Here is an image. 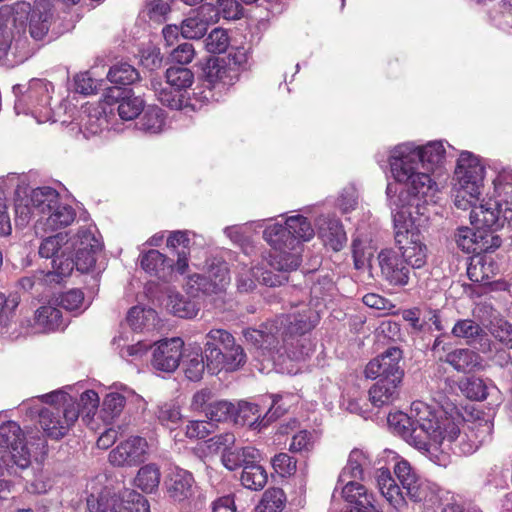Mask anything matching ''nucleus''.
I'll use <instances>...</instances> for the list:
<instances>
[{"instance_id":"f257e3e1","label":"nucleus","mask_w":512,"mask_h":512,"mask_svg":"<svg viewBox=\"0 0 512 512\" xmlns=\"http://www.w3.org/2000/svg\"><path fill=\"white\" fill-rule=\"evenodd\" d=\"M442 141H430L418 145L408 141L395 145L389 150L388 164L395 184L402 185L395 197L405 203L416 201L417 211L425 213V205L439 201V186L431 177L434 169L445 159Z\"/></svg>"},{"instance_id":"f03ea898","label":"nucleus","mask_w":512,"mask_h":512,"mask_svg":"<svg viewBox=\"0 0 512 512\" xmlns=\"http://www.w3.org/2000/svg\"><path fill=\"white\" fill-rule=\"evenodd\" d=\"M493 424L487 420L466 422L454 407L437 411L426 456L436 465L447 467L451 456L475 453L492 439Z\"/></svg>"},{"instance_id":"7ed1b4c3","label":"nucleus","mask_w":512,"mask_h":512,"mask_svg":"<svg viewBox=\"0 0 512 512\" xmlns=\"http://www.w3.org/2000/svg\"><path fill=\"white\" fill-rule=\"evenodd\" d=\"M394 474L396 483L389 469L380 468L376 471V483L381 495L397 511L407 507L408 501L419 504L424 512H437L442 502L443 490L421 476L418 471L404 458L393 453Z\"/></svg>"},{"instance_id":"20e7f679","label":"nucleus","mask_w":512,"mask_h":512,"mask_svg":"<svg viewBox=\"0 0 512 512\" xmlns=\"http://www.w3.org/2000/svg\"><path fill=\"white\" fill-rule=\"evenodd\" d=\"M397 188L395 184L388 183L386 195L389 199L394 226V239L400 257L412 269L422 268L427 261V246L423 241L419 227L429 218L428 205L425 213L417 211V203H405L395 197Z\"/></svg>"},{"instance_id":"39448f33","label":"nucleus","mask_w":512,"mask_h":512,"mask_svg":"<svg viewBox=\"0 0 512 512\" xmlns=\"http://www.w3.org/2000/svg\"><path fill=\"white\" fill-rule=\"evenodd\" d=\"M283 223L265 226L263 239L273 249V259L268 263L280 272L296 270L301 264L302 243L315 236L312 223L302 214L281 215Z\"/></svg>"},{"instance_id":"423d86ee","label":"nucleus","mask_w":512,"mask_h":512,"mask_svg":"<svg viewBox=\"0 0 512 512\" xmlns=\"http://www.w3.org/2000/svg\"><path fill=\"white\" fill-rule=\"evenodd\" d=\"M15 96L14 110L16 114L31 115L38 123L66 122L62 116L72 115L73 108L67 100L51 107L53 85L44 79H32L26 84H16L12 88Z\"/></svg>"},{"instance_id":"0eeeda50","label":"nucleus","mask_w":512,"mask_h":512,"mask_svg":"<svg viewBox=\"0 0 512 512\" xmlns=\"http://www.w3.org/2000/svg\"><path fill=\"white\" fill-rule=\"evenodd\" d=\"M242 335L248 345L273 361L277 360L276 355L281 358L284 354L292 361H301L312 352L311 347L305 345L301 339H293L290 347H287L284 332H281L276 318L262 323L258 328H245Z\"/></svg>"},{"instance_id":"6e6552de","label":"nucleus","mask_w":512,"mask_h":512,"mask_svg":"<svg viewBox=\"0 0 512 512\" xmlns=\"http://www.w3.org/2000/svg\"><path fill=\"white\" fill-rule=\"evenodd\" d=\"M436 414L437 411L425 402L414 401L409 414L402 411L389 413L387 423L392 433L426 455Z\"/></svg>"},{"instance_id":"1a4fd4ad","label":"nucleus","mask_w":512,"mask_h":512,"mask_svg":"<svg viewBox=\"0 0 512 512\" xmlns=\"http://www.w3.org/2000/svg\"><path fill=\"white\" fill-rule=\"evenodd\" d=\"M485 166L481 158L470 151H462L454 171V205L461 210L479 205L484 188Z\"/></svg>"},{"instance_id":"9d476101","label":"nucleus","mask_w":512,"mask_h":512,"mask_svg":"<svg viewBox=\"0 0 512 512\" xmlns=\"http://www.w3.org/2000/svg\"><path fill=\"white\" fill-rule=\"evenodd\" d=\"M206 339L204 352L210 374H218L222 370L233 372L246 363L243 347L236 343L234 336L227 330L211 329Z\"/></svg>"},{"instance_id":"9b49d317","label":"nucleus","mask_w":512,"mask_h":512,"mask_svg":"<svg viewBox=\"0 0 512 512\" xmlns=\"http://www.w3.org/2000/svg\"><path fill=\"white\" fill-rule=\"evenodd\" d=\"M15 193V223L21 227H25L33 219L35 224H39L43 216L51 212L60 198L59 192L50 186L33 188L23 196L18 186Z\"/></svg>"},{"instance_id":"f8f14e48","label":"nucleus","mask_w":512,"mask_h":512,"mask_svg":"<svg viewBox=\"0 0 512 512\" xmlns=\"http://www.w3.org/2000/svg\"><path fill=\"white\" fill-rule=\"evenodd\" d=\"M0 437L6 448L0 466L3 464L8 474H17L18 470L26 469L30 465V452L23 443L19 424L15 421L4 422L0 426Z\"/></svg>"},{"instance_id":"ddd939ff","label":"nucleus","mask_w":512,"mask_h":512,"mask_svg":"<svg viewBox=\"0 0 512 512\" xmlns=\"http://www.w3.org/2000/svg\"><path fill=\"white\" fill-rule=\"evenodd\" d=\"M150 512L148 500L135 490L125 489L120 495L110 494L108 491L91 494L87 498L89 512Z\"/></svg>"},{"instance_id":"4468645a","label":"nucleus","mask_w":512,"mask_h":512,"mask_svg":"<svg viewBox=\"0 0 512 512\" xmlns=\"http://www.w3.org/2000/svg\"><path fill=\"white\" fill-rule=\"evenodd\" d=\"M273 257L274 255L269 253L268 256H263L258 266L251 268L245 265L242 266L236 277L238 291L241 293L253 291L256 287V281L269 287L281 286L286 282L288 280L287 272H280L268 263L269 260H274Z\"/></svg>"},{"instance_id":"2eb2a0df","label":"nucleus","mask_w":512,"mask_h":512,"mask_svg":"<svg viewBox=\"0 0 512 512\" xmlns=\"http://www.w3.org/2000/svg\"><path fill=\"white\" fill-rule=\"evenodd\" d=\"M470 223L476 228L490 230L492 234L507 222L512 225V200L507 202H486L481 199L478 206L470 211Z\"/></svg>"},{"instance_id":"dca6fc26","label":"nucleus","mask_w":512,"mask_h":512,"mask_svg":"<svg viewBox=\"0 0 512 512\" xmlns=\"http://www.w3.org/2000/svg\"><path fill=\"white\" fill-rule=\"evenodd\" d=\"M79 404L67 408L48 407L39 411V424L47 437L59 440L68 434L79 418Z\"/></svg>"},{"instance_id":"f3484780","label":"nucleus","mask_w":512,"mask_h":512,"mask_svg":"<svg viewBox=\"0 0 512 512\" xmlns=\"http://www.w3.org/2000/svg\"><path fill=\"white\" fill-rule=\"evenodd\" d=\"M76 253V269L88 272L96 264L95 254L102 249V241L94 224H88L78 229L70 248Z\"/></svg>"},{"instance_id":"a211bd4d","label":"nucleus","mask_w":512,"mask_h":512,"mask_svg":"<svg viewBox=\"0 0 512 512\" xmlns=\"http://www.w3.org/2000/svg\"><path fill=\"white\" fill-rule=\"evenodd\" d=\"M271 406L267 413L261 417L259 405L248 401H240L235 406V412L233 414V422L237 425L248 426L253 430L260 431L266 427L271 421L278 418L284 413V409L278 406V402L281 399V395L275 394L271 397Z\"/></svg>"},{"instance_id":"6ab92c4d","label":"nucleus","mask_w":512,"mask_h":512,"mask_svg":"<svg viewBox=\"0 0 512 512\" xmlns=\"http://www.w3.org/2000/svg\"><path fill=\"white\" fill-rule=\"evenodd\" d=\"M151 86L157 99L165 106L175 110H192L196 111L202 107V104L207 102L212 96L209 92H199V98L197 93H193V97H186L184 92L174 89L172 86H168L161 80L153 79Z\"/></svg>"},{"instance_id":"aec40b11","label":"nucleus","mask_w":512,"mask_h":512,"mask_svg":"<svg viewBox=\"0 0 512 512\" xmlns=\"http://www.w3.org/2000/svg\"><path fill=\"white\" fill-rule=\"evenodd\" d=\"M230 282L228 268L225 263H211L206 275L193 274L188 277L186 286L188 293L197 296L203 294H217L222 292Z\"/></svg>"},{"instance_id":"412c9836","label":"nucleus","mask_w":512,"mask_h":512,"mask_svg":"<svg viewBox=\"0 0 512 512\" xmlns=\"http://www.w3.org/2000/svg\"><path fill=\"white\" fill-rule=\"evenodd\" d=\"M457 246L466 253L481 254L494 250L501 245L499 236L492 234L490 230L469 227H460L455 234Z\"/></svg>"},{"instance_id":"4be33fe9","label":"nucleus","mask_w":512,"mask_h":512,"mask_svg":"<svg viewBox=\"0 0 512 512\" xmlns=\"http://www.w3.org/2000/svg\"><path fill=\"white\" fill-rule=\"evenodd\" d=\"M52 4L49 0H35L33 7L29 3H18L16 13L29 14V33L35 40H42L48 34L53 21Z\"/></svg>"},{"instance_id":"5701e85b","label":"nucleus","mask_w":512,"mask_h":512,"mask_svg":"<svg viewBox=\"0 0 512 512\" xmlns=\"http://www.w3.org/2000/svg\"><path fill=\"white\" fill-rule=\"evenodd\" d=\"M320 309L304 306L301 310L276 317L281 332H284V338L287 340V347H290L287 337L303 335L311 331L320 319Z\"/></svg>"},{"instance_id":"b1692460","label":"nucleus","mask_w":512,"mask_h":512,"mask_svg":"<svg viewBox=\"0 0 512 512\" xmlns=\"http://www.w3.org/2000/svg\"><path fill=\"white\" fill-rule=\"evenodd\" d=\"M401 358L402 351L398 347H389L366 365L365 376L371 379L401 381L403 377V371L399 367Z\"/></svg>"},{"instance_id":"393cba45","label":"nucleus","mask_w":512,"mask_h":512,"mask_svg":"<svg viewBox=\"0 0 512 512\" xmlns=\"http://www.w3.org/2000/svg\"><path fill=\"white\" fill-rule=\"evenodd\" d=\"M378 262L383 278L393 286H406L412 275V268L393 249H384L378 254Z\"/></svg>"},{"instance_id":"a878e982","label":"nucleus","mask_w":512,"mask_h":512,"mask_svg":"<svg viewBox=\"0 0 512 512\" xmlns=\"http://www.w3.org/2000/svg\"><path fill=\"white\" fill-rule=\"evenodd\" d=\"M147 449L148 443L145 438L132 436L111 450L109 462L118 467L134 466L143 461Z\"/></svg>"},{"instance_id":"bb28decb","label":"nucleus","mask_w":512,"mask_h":512,"mask_svg":"<svg viewBox=\"0 0 512 512\" xmlns=\"http://www.w3.org/2000/svg\"><path fill=\"white\" fill-rule=\"evenodd\" d=\"M184 342L179 337L164 339L155 344L152 354V366L162 372L171 373L180 364Z\"/></svg>"},{"instance_id":"cd10ccee","label":"nucleus","mask_w":512,"mask_h":512,"mask_svg":"<svg viewBox=\"0 0 512 512\" xmlns=\"http://www.w3.org/2000/svg\"><path fill=\"white\" fill-rule=\"evenodd\" d=\"M112 388L114 390L106 394L102 403L104 421H112L118 417L126 403L140 406L144 402L142 396L124 384H114Z\"/></svg>"},{"instance_id":"c85d7f7f","label":"nucleus","mask_w":512,"mask_h":512,"mask_svg":"<svg viewBox=\"0 0 512 512\" xmlns=\"http://www.w3.org/2000/svg\"><path fill=\"white\" fill-rule=\"evenodd\" d=\"M356 479H347L345 482H337L336 489L341 486L342 497L353 508L350 512H380L374 504V496Z\"/></svg>"},{"instance_id":"c756f323","label":"nucleus","mask_w":512,"mask_h":512,"mask_svg":"<svg viewBox=\"0 0 512 512\" xmlns=\"http://www.w3.org/2000/svg\"><path fill=\"white\" fill-rule=\"evenodd\" d=\"M75 218V209L71 205L62 202L59 198L51 212L43 216L39 224H34L35 234L42 236L47 232L66 228L74 222Z\"/></svg>"},{"instance_id":"7c9ffc66","label":"nucleus","mask_w":512,"mask_h":512,"mask_svg":"<svg viewBox=\"0 0 512 512\" xmlns=\"http://www.w3.org/2000/svg\"><path fill=\"white\" fill-rule=\"evenodd\" d=\"M318 236L325 246L334 251H339L346 241V234L343 225L334 215H320L316 219Z\"/></svg>"},{"instance_id":"2f4dec72","label":"nucleus","mask_w":512,"mask_h":512,"mask_svg":"<svg viewBox=\"0 0 512 512\" xmlns=\"http://www.w3.org/2000/svg\"><path fill=\"white\" fill-rule=\"evenodd\" d=\"M106 98L115 100L118 104V114L122 120L135 119L144 111V101L138 96L130 94V91L121 90L119 87L108 89Z\"/></svg>"},{"instance_id":"473e14b6","label":"nucleus","mask_w":512,"mask_h":512,"mask_svg":"<svg viewBox=\"0 0 512 512\" xmlns=\"http://www.w3.org/2000/svg\"><path fill=\"white\" fill-rule=\"evenodd\" d=\"M169 496L177 502L189 499L194 493V477L182 468H174L167 483Z\"/></svg>"},{"instance_id":"72a5a7b5","label":"nucleus","mask_w":512,"mask_h":512,"mask_svg":"<svg viewBox=\"0 0 512 512\" xmlns=\"http://www.w3.org/2000/svg\"><path fill=\"white\" fill-rule=\"evenodd\" d=\"M372 455L363 449H353L348 457L346 466L339 475V482H345L347 479H362L365 469L372 466Z\"/></svg>"},{"instance_id":"f704fd0d","label":"nucleus","mask_w":512,"mask_h":512,"mask_svg":"<svg viewBox=\"0 0 512 512\" xmlns=\"http://www.w3.org/2000/svg\"><path fill=\"white\" fill-rule=\"evenodd\" d=\"M336 287L329 275L317 276L310 288V306L315 309L326 307L336 295Z\"/></svg>"},{"instance_id":"c9c22d12","label":"nucleus","mask_w":512,"mask_h":512,"mask_svg":"<svg viewBox=\"0 0 512 512\" xmlns=\"http://www.w3.org/2000/svg\"><path fill=\"white\" fill-rule=\"evenodd\" d=\"M181 358L185 376L191 381H199L207 368V360L201 347L197 345L187 348Z\"/></svg>"},{"instance_id":"e433bc0d","label":"nucleus","mask_w":512,"mask_h":512,"mask_svg":"<svg viewBox=\"0 0 512 512\" xmlns=\"http://www.w3.org/2000/svg\"><path fill=\"white\" fill-rule=\"evenodd\" d=\"M400 383L401 381L379 379L369 390V399L373 406L382 407L397 400Z\"/></svg>"},{"instance_id":"4c0bfd02","label":"nucleus","mask_w":512,"mask_h":512,"mask_svg":"<svg viewBox=\"0 0 512 512\" xmlns=\"http://www.w3.org/2000/svg\"><path fill=\"white\" fill-rule=\"evenodd\" d=\"M486 202H507L512 200V169H503L498 172L492 181V187L487 190Z\"/></svg>"},{"instance_id":"58836bf2","label":"nucleus","mask_w":512,"mask_h":512,"mask_svg":"<svg viewBox=\"0 0 512 512\" xmlns=\"http://www.w3.org/2000/svg\"><path fill=\"white\" fill-rule=\"evenodd\" d=\"M445 362L456 371L463 373H469L481 367L479 354L467 348H459L447 353Z\"/></svg>"},{"instance_id":"ea45409f","label":"nucleus","mask_w":512,"mask_h":512,"mask_svg":"<svg viewBox=\"0 0 512 512\" xmlns=\"http://www.w3.org/2000/svg\"><path fill=\"white\" fill-rule=\"evenodd\" d=\"M165 305L171 314L179 318H193L199 311V307L194 300L174 290L168 291Z\"/></svg>"},{"instance_id":"a19ab883","label":"nucleus","mask_w":512,"mask_h":512,"mask_svg":"<svg viewBox=\"0 0 512 512\" xmlns=\"http://www.w3.org/2000/svg\"><path fill=\"white\" fill-rule=\"evenodd\" d=\"M107 126L104 110L99 105L83 107L80 115V127L86 135H96Z\"/></svg>"},{"instance_id":"79ce46f5","label":"nucleus","mask_w":512,"mask_h":512,"mask_svg":"<svg viewBox=\"0 0 512 512\" xmlns=\"http://www.w3.org/2000/svg\"><path fill=\"white\" fill-rule=\"evenodd\" d=\"M126 320L134 331H150L156 327L157 313L152 308L134 306L129 309Z\"/></svg>"},{"instance_id":"37998d69","label":"nucleus","mask_w":512,"mask_h":512,"mask_svg":"<svg viewBox=\"0 0 512 512\" xmlns=\"http://www.w3.org/2000/svg\"><path fill=\"white\" fill-rule=\"evenodd\" d=\"M496 269L490 257L475 256L467 268V275L475 283H487L495 276Z\"/></svg>"},{"instance_id":"c03bdc74","label":"nucleus","mask_w":512,"mask_h":512,"mask_svg":"<svg viewBox=\"0 0 512 512\" xmlns=\"http://www.w3.org/2000/svg\"><path fill=\"white\" fill-rule=\"evenodd\" d=\"M142 269L158 278L165 277L166 270L172 269V261L158 250H149L140 258Z\"/></svg>"},{"instance_id":"a18cd8bd","label":"nucleus","mask_w":512,"mask_h":512,"mask_svg":"<svg viewBox=\"0 0 512 512\" xmlns=\"http://www.w3.org/2000/svg\"><path fill=\"white\" fill-rule=\"evenodd\" d=\"M15 22L16 17L12 9L8 7L0 9V59L7 55L11 47Z\"/></svg>"},{"instance_id":"49530a36","label":"nucleus","mask_w":512,"mask_h":512,"mask_svg":"<svg viewBox=\"0 0 512 512\" xmlns=\"http://www.w3.org/2000/svg\"><path fill=\"white\" fill-rule=\"evenodd\" d=\"M138 128L146 133L158 134L165 126L164 111L157 106H148L137 122Z\"/></svg>"},{"instance_id":"de8ad7c7","label":"nucleus","mask_w":512,"mask_h":512,"mask_svg":"<svg viewBox=\"0 0 512 512\" xmlns=\"http://www.w3.org/2000/svg\"><path fill=\"white\" fill-rule=\"evenodd\" d=\"M160 479V468L154 463H149L139 469L134 484L143 492L152 493L158 488Z\"/></svg>"},{"instance_id":"09e8293b","label":"nucleus","mask_w":512,"mask_h":512,"mask_svg":"<svg viewBox=\"0 0 512 512\" xmlns=\"http://www.w3.org/2000/svg\"><path fill=\"white\" fill-rule=\"evenodd\" d=\"M35 321L44 332L56 331L63 327L61 311L50 304L37 309Z\"/></svg>"},{"instance_id":"8fccbe9b","label":"nucleus","mask_w":512,"mask_h":512,"mask_svg":"<svg viewBox=\"0 0 512 512\" xmlns=\"http://www.w3.org/2000/svg\"><path fill=\"white\" fill-rule=\"evenodd\" d=\"M240 481L246 489L260 491L267 484L268 474L262 465L244 466Z\"/></svg>"},{"instance_id":"3c124183","label":"nucleus","mask_w":512,"mask_h":512,"mask_svg":"<svg viewBox=\"0 0 512 512\" xmlns=\"http://www.w3.org/2000/svg\"><path fill=\"white\" fill-rule=\"evenodd\" d=\"M262 227L263 221H253L240 225L227 226L224 228L223 232L232 243L243 248L250 242L252 232Z\"/></svg>"},{"instance_id":"603ef678","label":"nucleus","mask_w":512,"mask_h":512,"mask_svg":"<svg viewBox=\"0 0 512 512\" xmlns=\"http://www.w3.org/2000/svg\"><path fill=\"white\" fill-rule=\"evenodd\" d=\"M228 69L225 61L219 58H209L203 68L204 82L209 87H215L217 84L226 85Z\"/></svg>"},{"instance_id":"864d4df0","label":"nucleus","mask_w":512,"mask_h":512,"mask_svg":"<svg viewBox=\"0 0 512 512\" xmlns=\"http://www.w3.org/2000/svg\"><path fill=\"white\" fill-rule=\"evenodd\" d=\"M165 83L176 90L187 94V89L193 84L194 75L192 71L185 67H170L167 69Z\"/></svg>"},{"instance_id":"5fc2aeb1","label":"nucleus","mask_w":512,"mask_h":512,"mask_svg":"<svg viewBox=\"0 0 512 512\" xmlns=\"http://www.w3.org/2000/svg\"><path fill=\"white\" fill-rule=\"evenodd\" d=\"M452 334L455 337L465 339L468 343H475L482 340L484 331L475 321L463 319L455 323L452 328Z\"/></svg>"},{"instance_id":"6e6d98bb","label":"nucleus","mask_w":512,"mask_h":512,"mask_svg":"<svg viewBox=\"0 0 512 512\" xmlns=\"http://www.w3.org/2000/svg\"><path fill=\"white\" fill-rule=\"evenodd\" d=\"M107 77L111 83L130 85L139 79V73L132 65L124 62L113 65Z\"/></svg>"},{"instance_id":"4d7b16f0","label":"nucleus","mask_w":512,"mask_h":512,"mask_svg":"<svg viewBox=\"0 0 512 512\" xmlns=\"http://www.w3.org/2000/svg\"><path fill=\"white\" fill-rule=\"evenodd\" d=\"M64 250H70V246L66 241V235L58 233L43 239L39 246V255L53 260Z\"/></svg>"},{"instance_id":"13d9d810","label":"nucleus","mask_w":512,"mask_h":512,"mask_svg":"<svg viewBox=\"0 0 512 512\" xmlns=\"http://www.w3.org/2000/svg\"><path fill=\"white\" fill-rule=\"evenodd\" d=\"M235 405L227 400H213L209 404L205 417L210 423L225 422L233 420Z\"/></svg>"},{"instance_id":"bf43d9fd","label":"nucleus","mask_w":512,"mask_h":512,"mask_svg":"<svg viewBox=\"0 0 512 512\" xmlns=\"http://www.w3.org/2000/svg\"><path fill=\"white\" fill-rule=\"evenodd\" d=\"M68 251H61L59 256L52 260L54 271L45 274L47 279L55 280L56 277L70 275L74 267H76V253L72 256L70 253H67Z\"/></svg>"},{"instance_id":"052dcab7","label":"nucleus","mask_w":512,"mask_h":512,"mask_svg":"<svg viewBox=\"0 0 512 512\" xmlns=\"http://www.w3.org/2000/svg\"><path fill=\"white\" fill-rule=\"evenodd\" d=\"M285 494L280 488H270L266 490L257 506L258 512H279L285 504Z\"/></svg>"},{"instance_id":"680f3d73","label":"nucleus","mask_w":512,"mask_h":512,"mask_svg":"<svg viewBox=\"0 0 512 512\" xmlns=\"http://www.w3.org/2000/svg\"><path fill=\"white\" fill-rule=\"evenodd\" d=\"M207 29L208 26L193 10L181 24V35L186 39H199L205 35Z\"/></svg>"},{"instance_id":"e2e57ef3","label":"nucleus","mask_w":512,"mask_h":512,"mask_svg":"<svg viewBox=\"0 0 512 512\" xmlns=\"http://www.w3.org/2000/svg\"><path fill=\"white\" fill-rule=\"evenodd\" d=\"M374 249L366 241L360 238H355L352 242V256L354 260V266L360 270L369 265L371 258L373 257Z\"/></svg>"},{"instance_id":"0e129e2a","label":"nucleus","mask_w":512,"mask_h":512,"mask_svg":"<svg viewBox=\"0 0 512 512\" xmlns=\"http://www.w3.org/2000/svg\"><path fill=\"white\" fill-rule=\"evenodd\" d=\"M228 46L229 36L227 31L222 28L213 29L205 39V48L209 53H224Z\"/></svg>"},{"instance_id":"69168bd1","label":"nucleus","mask_w":512,"mask_h":512,"mask_svg":"<svg viewBox=\"0 0 512 512\" xmlns=\"http://www.w3.org/2000/svg\"><path fill=\"white\" fill-rule=\"evenodd\" d=\"M156 416L159 422L169 429L177 427L182 419L179 407L172 403L159 405Z\"/></svg>"},{"instance_id":"338daca9","label":"nucleus","mask_w":512,"mask_h":512,"mask_svg":"<svg viewBox=\"0 0 512 512\" xmlns=\"http://www.w3.org/2000/svg\"><path fill=\"white\" fill-rule=\"evenodd\" d=\"M490 22L498 29L512 35V7H499L489 13Z\"/></svg>"},{"instance_id":"774afa93","label":"nucleus","mask_w":512,"mask_h":512,"mask_svg":"<svg viewBox=\"0 0 512 512\" xmlns=\"http://www.w3.org/2000/svg\"><path fill=\"white\" fill-rule=\"evenodd\" d=\"M460 388L465 396L472 400L482 401L486 399L488 395L487 385L480 378H467L465 381L461 382Z\"/></svg>"}]
</instances>
